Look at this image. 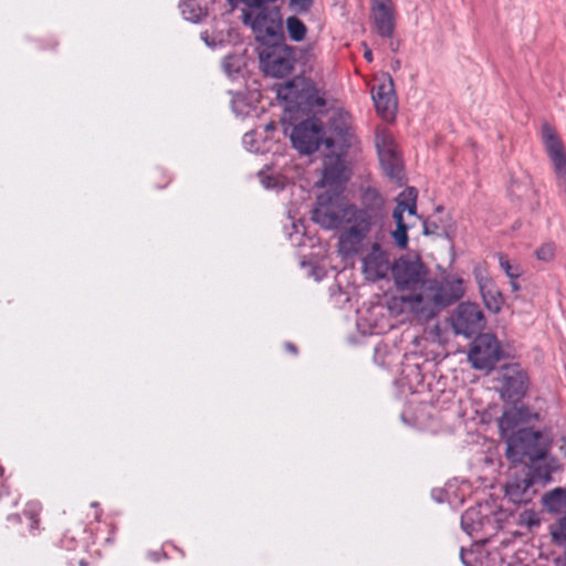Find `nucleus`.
Returning <instances> with one entry per match:
<instances>
[{"label": "nucleus", "instance_id": "1", "mask_svg": "<svg viewBox=\"0 0 566 566\" xmlns=\"http://www.w3.org/2000/svg\"><path fill=\"white\" fill-rule=\"evenodd\" d=\"M390 273L397 294L389 298L387 306L394 316L407 315L426 323L464 294L462 279L429 277V270L419 256H400L392 263Z\"/></svg>", "mask_w": 566, "mask_h": 566}, {"label": "nucleus", "instance_id": "2", "mask_svg": "<svg viewBox=\"0 0 566 566\" xmlns=\"http://www.w3.org/2000/svg\"><path fill=\"white\" fill-rule=\"evenodd\" d=\"M385 206V198L371 187L363 190L359 205L345 202L340 195L322 192L317 196L312 218L327 230L343 226L338 234L337 251L339 254H353L363 247L369 229L380 223Z\"/></svg>", "mask_w": 566, "mask_h": 566}, {"label": "nucleus", "instance_id": "3", "mask_svg": "<svg viewBox=\"0 0 566 566\" xmlns=\"http://www.w3.org/2000/svg\"><path fill=\"white\" fill-rule=\"evenodd\" d=\"M387 209L384 207V216L379 224L373 226L363 241L360 250L353 254H340L344 259L360 256L361 272L366 280L377 282L387 277L391 271L388 248L386 245Z\"/></svg>", "mask_w": 566, "mask_h": 566}, {"label": "nucleus", "instance_id": "4", "mask_svg": "<svg viewBox=\"0 0 566 566\" xmlns=\"http://www.w3.org/2000/svg\"><path fill=\"white\" fill-rule=\"evenodd\" d=\"M549 449V440L539 431L518 430L506 441V457L514 463L530 461L534 464L544 460Z\"/></svg>", "mask_w": 566, "mask_h": 566}, {"label": "nucleus", "instance_id": "5", "mask_svg": "<svg viewBox=\"0 0 566 566\" xmlns=\"http://www.w3.org/2000/svg\"><path fill=\"white\" fill-rule=\"evenodd\" d=\"M242 21L250 27L258 42L269 46L284 40L283 25L277 11L261 9L243 10Z\"/></svg>", "mask_w": 566, "mask_h": 566}, {"label": "nucleus", "instance_id": "6", "mask_svg": "<svg viewBox=\"0 0 566 566\" xmlns=\"http://www.w3.org/2000/svg\"><path fill=\"white\" fill-rule=\"evenodd\" d=\"M503 499L486 497L478 502L476 506L468 509L461 516L462 530L471 537H476L486 525L501 522L505 514L499 500Z\"/></svg>", "mask_w": 566, "mask_h": 566}, {"label": "nucleus", "instance_id": "7", "mask_svg": "<svg viewBox=\"0 0 566 566\" xmlns=\"http://www.w3.org/2000/svg\"><path fill=\"white\" fill-rule=\"evenodd\" d=\"M417 196V189L408 187L396 198V207L392 211V219L396 222V229L390 232V235L395 244L402 250L408 247V230L412 227V224L406 222L405 214L407 213L409 217L418 218Z\"/></svg>", "mask_w": 566, "mask_h": 566}, {"label": "nucleus", "instance_id": "8", "mask_svg": "<svg viewBox=\"0 0 566 566\" xmlns=\"http://www.w3.org/2000/svg\"><path fill=\"white\" fill-rule=\"evenodd\" d=\"M328 133L329 135L324 137L326 149L346 153L348 148L357 143L352 115L344 109L333 111L328 118Z\"/></svg>", "mask_w": 566, "mask_h": 566}, {"label": "nucleus", "instance_id": "9", "mask_svg": "<svg viewBox=\"0 0 566 566\" xmlns=\"http://www.w3.org/2000/svg\"><path fill=\"white\" fill-rule=\"evenodd\" d=\"M263 72L273 77H284L295 63L294 50L285 41L264 46L259 54Z\"/></svg>", "mask_w": 566, "mask_h": 566}, {"label": "nucleus", "instance_id": "10", "mask_svg": "<svg viewBox=\"0 0 566 566\" xmlns=\"http://www.w3.org/2000/svg\"><path fill=\"white\" fill-rule=\"evenodd\" d=\"M375 144L385 175L392 181L401 184L402 163L391 133L386 128H377Z\"/></svg>", "mask_w": 566, "mask_h": 566}, {"label": "nucleus", "instance_id": "11", "mask_svg": "<svg viewBox=\"0 0 566 566\" xmlns=\"http://www.w3.org/2000/svg\"><path fill=\"white\" fill-rule=\"evenodd\" d=\"M327 150L328 154H326L324 159L322 178L317 181V186L325 189L324 192L342 195L348 180L347 168L343 158L345 153L336 149Z\"/></svg>", "mask_w": 566, "mask_h": 566}, {"label": "nucleus", "instance_id": "12", "mask_svg": "<svg viewBox=\"0 0 566 566\" xmlns=\"http://www.w3.org/2000/svg\"><path fill=\"white\" fill-rule=\"evenodd\" d=\"M290 137L300 154L311 155L324 144L323 123L315 117L307 118L293 126Z\"/></svg>", "mask_w": 566, "mask_h": 566}, {"label": "nucleus", "instance_id": "13", "mask_svg": "<svg viewBox=\"0 0 566 566\" xmlns=\"http://www.w3.org/2000/svg\"><path fill=\"white\" fill-rule=\"evenodd\" d=\"M468 357L475 369H492L501 358V346L497 338L490 333L479 335L472 342Z\"/></svg>", "mask_w": 566, "mask_h": 566}, {"label": "nucleus", "instance_id": "14", "mask_svg": "<svg viewBox=\"0 0 566 566\" xmlns=\"http://www.w3.org/2000/svg\"><path fill=\"white\" fill-rule=\"evenodd\" d=\"M455 334L471 337L485 326L483 312L475 303H461L451 316Z\"/></svg>", "mask_w": 566, "mask_h": 566}, {"label": "nucleus", "instance_id": "15", "mask_svg": "<svg viewBox=\"0 0 566 566\" xmlns=\"http://www.w3.org/2000/svg\"><path fill=\"white\" fill-rule=\"evenodd\" d=\"M543 139L554 166L557 185L566 195V156L564 147L554 129L548 125L543 127Z\"/></svg>", "mask_w": 566, "mask_h": 566}, {"label": "nucleus", "instance_id": "16", "mask_svg": "<svg viewBox=\"0 0 566 566\" xmlns=\"http://www.w3.org/2000/svg\"><path fill=\"white\" fill-rule=\"evenodd\" d=\"M370 19L379 36L391 38L396 28V10L392 0H370Z\"/></svg>", "mask_w": 566, "mask_h": 566}, {"label": "nucleus", "instance_id": "17", "mask_svg": "<svg viewBox=\"0 0 566 566\" xmlns=\"http://www.w3.org/2000/svg\"><path fill=\"white\" fill-rule=\"evenodd\" d=\"M501 396L515 401L526 392L527 375L518 365H506L501 370Z\"/></svg>", "mask_w": 566, "mask_h": 566}, {"label": "nucleus", "instance_id": "18", "mask_svg": "<svg viewBox=\"0 0 566 566\" xmlns=\"http://www.w3.org/2000/svg\"><path fill=\"white\" fill-rule=\"evenodd\" d=\"M536 418L526 407H512L506 409L499 419V429L501 437L507 441L510 436L515 434L518 430H526L531 420Z\"/></svg>", "mask_w": 566, "mask_h": 566}, {"label": "nucleus", "instance_id": "19", "mask_svg": "<svg viewBox=\"0 0 566 566\" xmlns=\"http://www.w3.org/2000/svg\"><path fill=\"white\" fill-rule=\"evenodd\" d=\"M549 481V472L545 470L544 473L533 474L530 469H523L521 473L511 476L505 484V495H523L532 485L541 482L545 484Z\"/></svg>", "mask_w": 566, "mask_h": 566}, {"label": "nucleus", "instance_id": "20", "mask_svg": "<svg viewBox=\"0 0 566 566\" xmlns=\"http://www.w3.org/2000/svg\"><path fill=\"white\" fill-rule=\"evenodd\" d=\"M371 93L378 114L386 120L391 119L396 109L392 81L373 87Z\"/></svg>", "mask_w": 566, "mask_h": 566}, {"label": "nucleus", "instance_id": "21", "mask_svg": "<svg viewBox=\"0 0 566 566\" xmlns=\"http://www.w3.org/2000/svg\"><path fill=\"white\" fill-rule=\"evenodd\" d=\"M478 283L486 308L493 313H499L504 298L494 282L489 277L480 276Z\"/></svg>", "mask_w": 566, "mask_h": 566}, {"label": "nucleus", "instance_id": "22", "mask_svg": "<svg viewBox=\"0 0 566 566\" xmlns=\"http://www.w3.org/2000/svg\"><path fill=\"white\" fill-rule=\"evenodd\" d=\"M259 179L265 189L281 190L292 180V177L266 167L259 172Z\"/></svg>", "mask_w": 566, "mask_h": 566}, {"label": "nucleus", "instance_id": "23", "mask_svg": "<svg viewBox=\"0 0 566 566\" xmlns=\"http://www.w3.org/2000/svg\"><path fill=\"white\" fill-rule=\"evenodd\" d=\"M285 27L287 34L292 41L301 42L305 39L307 28L297 17L291 15L286 18Z\"/></svg>", "mask_w": 566, "mask_h": 566}, {"label": "nucleus", "instance_id": "24", "mask_svg": "<svg viewBox=\"0 0 566 566\" xmlns=\"http://www.w3.org/2000/svg\"><path fill=\"white\" fill-rule=\"evenodd\" d=\"M542 522L541 512L533 509H525L518 513L517 524L528 530L539 526Z\"/></svg>", "mask_w": 566, "mask_h": 566}, {"label": "nucleus", "instance_id": "25", "mask_svg": "<svg viewBox=\"0 0 566 566\" xmlns=\"http://www.w3.org/2000/svg\"><path fill=\"white\" fill-rule=\"evenodd\" d=\"M41 503L38 500H30L25 504L23 510V516L30 521V528L34 530L38 527L39 520L38 516L41 512Z\"/></svg>", "mask_w": 566, "mask_h": 566}, {"label": "nucleus", "instance_id": "26", "mask_svg": "<svg viewBox=\"0 0 566 566\" xmlns=\"http://www.w3.org/2000/svg\"><path fill=\"white\" fill-rule=\"evenodd\" d=\"M179 7L186 20L191 22H198L200 20L201 11L196 7L195 0H182Z\"/></svg>", "mask_w": 566, "mask_h": 566}, {"label": "nucleus", "instance_id": "27", "mask_svg": "<svg viewBox=\"0 0 566 566\" xmlns=\"http://www.w3.org/2000/svg\"><path fill=\"white\" fill-rule=\"evenodd\" d=\"M551 535L555 544L566 545V512L555 525L551 526Z\"/></svg>", "mask_w": 566, "mask_h": 566}, {"label": "nucleus", "instance_id": "28", "mask_svg": "<svg viewBox=\"0 0 566 566\" xmlns=\"http://www.w3.org/2000/svg\"><path fill=\"white\" fill-rule=\"evenodd\" d=\"M556 255V244L552 241L543 243L535 250V256L541 262H551Z\"/></svg>", "mask_w": 566, "mask_h": 566}, {"label": "nucleus", "instance_id": "29", "mask_svg": "<svg viewBox=\"0 0 566 566\" xmlns=\"http://www.w3.org/2000/svg\"><path fill=\"white\" fill-rule=\"evenodd\" d=\"M306 105L310 111L316 112L325 106V99L315 88H308L305 93Z\"/></svg>", "mask_w": 566, "mask_h": 566}, {"label": "nucleus", "instance_id": "30", "mask_svg": "<svg viewBox=\"0 0 566 566\" xmlns=\"http://www.w3.org/2000/svg\"><path fill=\"white\" fill-rule=\"evenodd\" d=\"M542 504L551 513H566V497H542Z\"/></svg>", "mask_w": 566, "mask_h": 566}, {"label": "nucleus", "instance_id": "31", "mask_svg": "<svg viewBox=\"0 0 566 566\" xmlns=\"http://www.w3.org/2000/svg\"><path fill=\"white\" fill-rule=\"evenodd\" d=\"M231 4L237 6L239 2L247 6L250 10L256 11L261 9H266L265 6L270 3L276 2V0H228Z\"/></svg>", "mask_w": 566, "mask_h": 566}, {"label": "nucleus", "instance_id": "32", "mask_svg": "<svg viewBox=\"0 0 566 566\" xmlns=\"http://www.w3.org/2000/svg\"><path fill=\"white\" fill-rule=\"evenodd\" d=\"M499 262L501 269L510 279H518V276L521 275V271L518 270V268H513L506 256L500 255Z\"/></svg>", "mask_w": 566, "mask_h": 566}, {"label": "nucleus", "instance_id": "33", "mask_svg": "<svg viewBox=\"0 0 566 566\" xmlns=\"http://www.w3.org/2000/svg\"><path fill=\"white\" fill-rule=\"evenodd\" d=\"M312 4L313 0H289L290 8L298 14L308 12Z\"/></svg>", "mask_w": 566, "mask_h": 566}, {"label": "nucleus", "instance_id": "34", "mask_svg": "<svg viewBox=\"0 0 566 566\" xmlns=\"http://www.w3.org/2000/svg\"><path fill=\"white\" fill-rule=\"evenodd\" d=\"M256 134V130H251L249 133H245L242 139V143L244 147L252 153H258L261 150L260 146L256 145L254 136Z\"/></svg>", "mask_w": 566, "mask_h": 566}, {"label": "nucleus", "instance_id": "35", "mask_svg": "<svg viewBox=\"0 0 566 566\" xmlns=\"http://www.w3.org/2000/svg\"><path fill=\"white\" fill-rule=\"evenodd\" d=\"M222 66L228 75H231L232 72H238L240 69L238 59L232 55H228L224 57V60L222 62Z\"/></svg>", "mask_w": 566, "mask_h": 566}, {"label": "nucleus", "instance_id": "36", "mask_svg": "<svg viewBox=\"0 0 566 566\" xmlns=\"http://www.w3.org/2000/svg\"><path fill=\"white\" fill-rule=\"evenodd\" d=\"M436 233H437V226L424 220L423 221V234L431 235V234H436Z\"/></svg>", "mask_w": 566, "mask_h": 566}, {"label": "nucleus", "instance_id": "37", "mask_svg": "<svg viewBox=\"0 0 566 566\" xmlns=\"http://www.w3.org/2000/svg\"><path fill=\"white\" fill-rule=\"evenodd\" d=\"M471 552H467L464 548H461L460 557L464 566H474L468 558V555H471Z\"/></svg>", "mask_w": 566, "mask_h": 566}, {"label": "nucleus", "instance_id": "38", "mask_svg": "<svg viewBox=\"0 0 566 566\" xmlns=\"http://www.w3.org/2000/svg\"><path fill=\"white\" fill-rule=\"evenodd\" d=\"M91 507L93 509L94 520L98 521L102 514V511L99 510V504L97 502H92Z\"/></svg>", "mask_w": 566, "mask_h": 566}, {"label": "nucleus", "instance_id": "39", "mask_svg": "<svg viewBox=\"0 0 566 566\" xmlns=\"http://www.w3.org/2000/svg\"><path fill=\"white\" fill-rule=\"evenodd\" d=\"M545 495H554V496L566 495V489L555 488V489L548 491Z\"/></svg>", "mask_w": 566, "mask_h": 566}, {"label": "nucleus", "instance_id": "40", "mask_svg": "<svg viewBox=\"0 0 566 566\" xmlns=\"http://www.w3.org/2000/svg\"><path fill=\"white\" fill-rule=\"evenodd\" d=\"M510 285L512 287V291L517 292L520 290V284L517 282V279H510Z\"/></svg>", "mask_w": 566, "mask_h": 566}, {"label": "nucleus", "instance_id": "41", "mask_svg": "<svg viewBox=\"0 0 566 566\" xmlns=\"http://www.w3.org/2000/svg\"><path fill=\"white\" fill-rule=\"evenodd\" d=\"M364 56L367 61L371 62L373 61V53H371V50L370 49H366L365 50V53H364Z\"/></svg>", "mask_w": 566, "mask_h": 566}, {"label": "nucleus", "instance_id": "42", "mask_svg": "<svg viewBox=\"0 0 566 566\" xmlns=\"http://www.w3.org/2000/svg\"><path fill=\"white\" fill-rule=\"evenodd\" d=\"M286 349L293 354H296V347L292 343L286 344Z\"/></svg>", "mask_w": 566, "mask_h": 566}, {"label": "nucleus", "instance_id": "43", "mask_svg": "<svg viewBox=\"0 0 566 566\" xmlns=\"http://www.w3.org/2000/svg\"><path fill=\"white\" fill-rule=\"evenodd\" d=\"M274 128H275L274 123H269V124H266V125L264 126V130H265V132L274 130Z\"/></svg>", "mask_w": 566, "mask_h": 566}, {"label": "nucleus", "instance_id": "44", "mask_svg": "<svg viewBox=\"0 0 566 566\" xmlns=\"http://www.w3.org/2000/svg\"><path fill=\"white\" fill-rule=\"evenodd\" d=\"M201 39L208 44V45H211L210 42L208 41V34L207 32H203L201 33Z\"/></svg>", "mask_w": 566, "mask_h": 566}, {"label": "nucleus", "instance_id": "45", "mask_svg": "<svg viewBox=\"0 0 566 566\" xmlns=\"http://www.w3.org/2000/svg\"><path fill=\"white\" fill-rule=\"evenodd\" d=\"M532 191H533V189H532V187H531V182H526V185H525V195H526L527 192H532Z\"/></svg>", "mask_w": 566, "mask_h": 566}, {"label": "nucleus", "instance_id": "46", "mask_svg": "<svg viewBox=\"0 0 566 566\" xmlns=\"http://www.w3.org/2000/svg\"><path fill=\"white\" fill-rule=\"evenodd\" d=\"M517 190H518V186H517V185H513V186H512V192H513V193H516L517 196H520V195L517 193Z\"/></svg>", "mask_w": 566, "mask_h": 566}, {"label": "nucleus", "instance_id": "47", "mask_svg": "<svg viewBox=\"0 0 566 566\" xmlns=\"http://www.w3.org/2000/svg\"><path fill=\"white\" fill-rule=\"evenodd\" d=\"M78 565H80V566H87V563H86L84 559H81V560L78 562Z\"/></svg>", "mask_w": 566, "mask_h": 566}, {"label": "nucleus", "instance_id": "48", "mask_svg": "<svg viewBox=\"0 0 566 566\" xmlns=\"http://www.w3.org/2000/svg\"><path fill=\"white\" fill-rule=\"evenodd\" d=\"M436 500H437L438 503H442L443 502V497H441V496L436 497Z\"/></svg>", "mask_w": 566, "mask_h": 566}, {"label": "nucleus", "instance_id": "49", "mask_svg": "<svg viewBox=\"0 0 566 566\" xmlns=\"http://www.w3.org/2000/svg\"><path fill=\"white\" fill-rule=\"evenodd\" d=\"M2 472H3V469L0 467V475L2 474Z\"/></svg>", "mask_w": 566, "mask_h": 566}]
</instances>
